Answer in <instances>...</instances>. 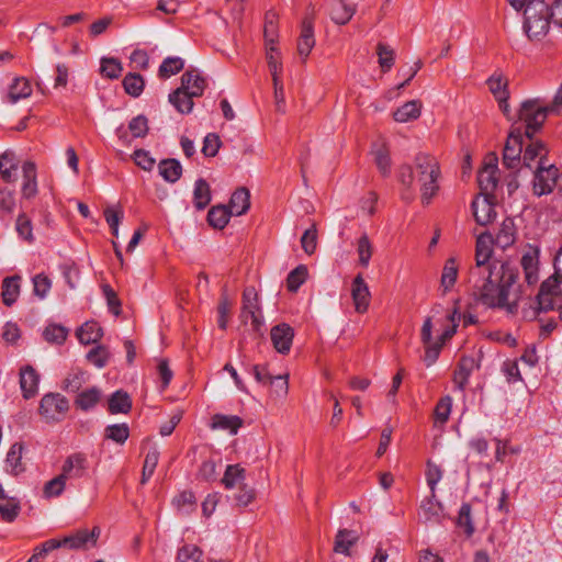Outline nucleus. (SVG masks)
<instances>
[{"label": "nucleus", "mask_w": 562, "mask_h": 562, "mask_svg": "<svg viewBox=\"0 0 562 562\" xmlns=\"http://www.w3.org/2000/svg\"><path fill=\"white\" fill-rule=\"evenodd\" d=\"M493 237L482 233L476 239L475 266L469 271V282L479 301L491 308H506L509 313L517 311V301H509L512 288L518 279V270L507 262H493Z\"/></svg>", "instance_id": "obj_1"}, {"label": "nucleus", "mask_w": 562, "mask_h": 562, "mask_svg": "<svg viewBox=\"0 0 562 562\" xmlns=\"http://www.w3.org/2000/svg\"><path fill=\"white\" fill-rule=\"evenodd\" d=\"M441 169L438 159L428 153H418L413 165L398 168V181L403 186L402 198L412 201L415 195V182L419 186L420 200L428 205L439 191Z\"/></svg>", "instance_id": "obj_2"}, {"label": "nucleus", "mask_w": 562, "mask_h": 562, "mask_svg": "<svg viewBox=\"0 0 562 562\" xmlns=\"http://www.w3.org/2000/svg\"><path fill=\"white\" fill-rule=\"evenodd\" d=\"M524 32L530 41L539 42L550 30L551 13L543 0H529L524 11Z\"/></svg>", "instance_id": "obj_3"}, {"label": "nucleus", "mask_w": 562, "mask_h": 562, "mask_svg": "<svg viewBox=\"0 0 562 562\" xmlns=\"http://www.w3.org/2000/svg\"><path fill=\"white\" fill-rule=\"evenodd\" d=\"M554 111L553 106L543 105L539 99L526 100L518 111V121L513 126H520L527 139L542 127L548 114Z\"/></svg>", "instance_id": "obj_4"}, {"label": "nucleus", "mask_w": 562, "mask_h": 562, "mask_svg": "<svg viewBox=\"0 0 562 562\" xmlns=\"http://www.w3.org/2000/svg\"><path fill=\"white\" fill-rule=\"evenodd\" d=\"M560 283L554 278H548L541 285L535 302L530 304L528 308L522 310V316L525 319L532 321L542 312H549L558 308L561 310L562 296H561Z\"/></svg>", "instance_id": "obj_5"}, {"label": "nucleus", "mask_w": 562, "mask_h": 562, "mask_svg": "<svg viewBox=\"0 0 562 562\" xmlns=\"http://www.w3.org/2000/svg\"><path fill=\"white\" fill-rule=\"evenodd\" d=\"M69 411V401L60 393H47L40 402L38 414L46 423L61 422Z\"/></svg>", "instance_id": "obj_6"}, {"label": "nucleus", "mask_w": 562, "mask_h": 562, "mask_svg": "<svg viewBox=\"0 0 562 562\" xmlns=\"http://www.w3.org/2000/svg\"><path fill=\"white\" fill-rule=\"evenodd\" d=\"M559 177V170L549 161H538L533 169L532 188L538 196L549 194L555 187Z\"/></svg>", "instance_id": "obj_7"}, {"label": "nucleus", "mask_w": 562, "mask_h": 562, "mask_svg": "<svg viewBox=\"0 0 562 562\" xmlns=\"http://www.w3.org/2000/svg\"><path fill=\"white\" fill-rule=\"evenodd\" d=\"M526 136L520 126H513L503 151V162L507 168H516L521 161Z\"/></svg>", "instance_id": "obj_8"}, {"label": "nucleus", "mask_w": 562, "mask_h": 562, "mask_svg": "<svg viewBox=\"0 0 562 562\" xmlns=\"http://www.w3.org/2000/svg\"><path fill=\"white\" fill-rule=\"evenodd\" d=\"M497 171V158L492 155L485 159L484 165L477 175L481 194L494 195V191L498 183Z\"/></svg>", "instance_id": "obj_9"}, {"label": "nucleus", "mask_w": 562, "mask_h": 562, "mask_svg": "<svg viewBox=\"0 0 562 562\" xmlns=\"http://www.w3.org/2000/svg\"><path fill=\"white\" fill-rule=\"evenodd\" d=\"M495 196L480 194L476 196L471 204L473 216L479 225H487L493 222L496 217L495 211Z\"/></svg>", "instance_id": "obj_10"}, {"label": "nucleus", "mask_w": 562, "mask_h": 562, "mask_svg": "<svg viewBox=\"0 0 562 562\" xmlns=\"http://www.w3.org/2000/svg\"><path fill=\"white\" fill-rule=\"evenodd\" d=\"M206 88L205 78L202 77L196 69H188L181 76V85L173 90L176 98L182 91L191 94V97H201Z\"/></svg>", "instance_id": "obj_11"}, {"label": "nucleus", "mask_w": 562, "mask_h": 562, "mask_svg": "<svg viewBox=\"0 0 562 562\" xmlns=\"http://www.w3.org/2000/svg\"><path fill=\"white\" fill-rule=\"evenodd\" d=\"M89 468L88 458L82 452L69 454L63 463L60 474L68 480L81 479Z\"/></svg>", "instance_id": "obj_12"}, {"label": "nucleus", "mask_w": 562, "mask_h": 562, "mask_svg": "<svg viewBox=\"0 0 562 562\" xmlns=\"http://www.w3.org/2000/svg\"><path fill=\"white\" fill-rule=\"evenodd\" d=\"M314 22L312 16H305L301 23V31L297 38V54L303 61L310 56L315 46Z\"/></svg>", "instance_id": "obj_13"}, {"label": "nucleus", "mask_w": 562, "mask_h": 562, "mask_svg": "<svg viewBox=\"0 0 562 562\" xmlns=\"http://www.w3.org/2000/svg\"><path fill=\"white\" fill-rule=\"evenodd\" d=\"M432 323L431 318L427 317L423 324L422 330H420V339L422 342L425 346V355H424V362L426 367L432 366L441 351V344H436L432 341Z\"/></svg>", "instance_id": "obj_14"}, {"label": "nucleus", "mask_w": 562, "mask_h": 562, "mask_svg": "<svg viewBox=\"0 0 562 562\" xmlns=\"http://www.w3.org/2000/svg\"><path fill=\"white\" fill-rule=\"evenodd\" d=\"M270 338L273 348L279 353L286 355L292 347L294 330L289 324L281 323L271 328Z\"/></svg>", "instance_id": "obj_15"}, {"label": "nucleus", "mask_w": 562, "mask_h": 562, "mask_svg": "<svg viewBox=\"0 0 562 562\" xmlns=\"http://www.w3.org/2000/svg\"><path fill=\"white\" fill-rule=\"evenodd\" d=\"M351 296L357 313L363 314L368 311L371 300L369 286L361 274L352 280Z\"/></svg>", "instance_id": "obj_16"}, {"label": "nucleus", "mask_w": 562, "mask_h": 562, "mask_svg": "<svg viewBox=\"0 0 562 562\" xmlns=\"http://www.w3.org/2000/svg\"><path fill=\"white\" fill-rule=\"evenodd\" d=\"M539 255L540 250L538 248L529 247L521 257L520 265L528 285H533L539 280Z\"/></svg>", "instance_id": "obj_17"}, {"label": "nucleus", "mask_w": 562, "mask_h": 562, "mask_svg": "<svg viewBox=\"0 0 562 562\" xmlns=\"http://www.w3.org/2000/svg\"><path fill=\"white\" fill-rule=\"evenodd\" d=\"M529 144H525V149L522 148V165L529 169L537 168L538 161H548L547 155L548 149L546 145L540 140L528 139Z\"/></svg>", "instance_id": "obj_18"}, {"label": "nucleus", "mask_w": 562, "mask_h": 562, "mask_svg": "<svg viewBox=\"0 0 562 562\" xmlns=\"http://www.w3.org/2000/svg\"><path fill=\"white\" fill-rule=\"evenodd\" d=\"M40 374L30 364L20 369V387L25 400L32 398L38 391Z\"/></svg>", "instance_id": "obj_19"}, {"label": "nucleus", "mask_w": 562, "mask_h": 562, "mask_svg": "<svg viewBox=\"0 0 562 562\" xmlns=\"http://www.w3.org/2000/svg\"><path fill=\"white\" fill-rule=\"evenodd\" d=\"M419 517L425 522L440 524L443 517V507L440 502L436 499V495H430L423 499L420 504Z\"/></svg>", "instance_id": "obj_20"}, {"label": "nucleus", "mask_w": 562, "mask_h": 562, "mask_svg": "<svg viewBox=\"0 0 562 562\" xmlns=\"http://www.w3.org/2000/svg\"><path fill=\"white\" fill-rule=\"evenodd\" d=\"M23 182L21 194L24 199H32L37 194L36 166L33 161H25L22 165Z\"/></svg>", "instance_id": "obj_21"}, {"label": "nucleus", "mask_w": 562, "mask_h": 562, "mask_svg": "<svg viewBox=\"0 0 562 562\" xmlns=\"http://www.w3.org/2000/svg\"><path fill=\"white\" fill-rule=\"evenodd\" d=\"M260 306L258 304V295L254 288H246L243 293V306L240 312V319L244 324H247L248 321L258 315L260 312Z\"/></svg>", "instance_id": "obj_22"}, {"label": "nucleus", "mask_w": 562, "mask_h": 562, "mask_svg": "<svg viewBox=\"0 0 562 562\" xmlns=\"http://www.w3.org/2000/svg\"><path fill=\"white\" fill-rule=\"evenodd\" d=\"M355 12V7L346 3L345 0H329V15L336 24L344 25L348 23Z\"/></svg>", "instance_id": "obj_23"}, {"label": "nucleus", "mask_w": 562, "mask_h": 562, "mask_svg": "<svg viewBox=\"0 0 562 562\" xmlns=\"http://www.w3.org/2000/svg\"><path fill=\"white\" fill-rule=\"evenodd\" d=\"M2 302L7 306H12L20 296L21 292V277L15 274L7 277L1 285Z\"/></svg>", "instance_id": "obj_24"}, {"label": "nucleus", "mask_w": 562, "mask_h": 562, "mask_svg": "<svg viewBox=\"0 0 562 562\" xmlns=\"http://www.w3.org/2000/svg\"><path fill=\"white\" fill-rule=\"evenodd\" d=\"M132 409V398L123 390H117L108 400V411L112 415L127 414Z\"/></svg>", "instance_id": "obj_25"}, {"label": "nucleus", "mask_w": 562, "mask_h": 562, "mask_svg": "<svg viewBox=\"0 0 562 562\" xmlns=\"http://www.w3.org/2000/svg\"><path fill=\"white\" fill-rule=\"evenodd\" d=\"M250 207V193L248 189L241 187L238 188L229 200V205L227 206L228 211L232 215L240 216L245 214Z\"/></svg>", "instance_id": "obj_26"}, {"label": "nucleus", "mask_w": 562, "mask_h": 562, "mask_svg": "<svg viewBox=\"0 0 562 562\" xmlns=\"http://www.w3.org/2000/svg\"><path fill=\"white\" fill-rule=\"evenodd\" d=\"M359 540V536L356 531L350 529H339L334 542V552L350 555V548L355 546Z\"/></svg>", "instance_id": "obj_27"}, {"label": "nucleus", "mask_w": 562, "mask_h": 562, "mask_svg": "<svg viewBox=\"0 0 562 562\" xmlns=\"http://www.w3.org/2000/svg\"><path fill=\"white\" fill-rule=\"evenodd\" d=\"M76 336L83 345L95 344L102 338L103 330L99 323L89 321L77 329Z\"/></svg>", "instance_id": "obj_28"}, {"label": "nucleus", "mask_w": 562, "mask_h": 562, "mask_svg": "<svg viewBox=\"0 0 562 562\" xmlns=\"http://www.w3.org/2000/svg\"><path fill=\"white\" fill-rule=\"evenodd\" d=\"M243 425L244 420L237 415L215 414L212 417L211 427L213 429L226 430L231 435H236Z\"/></svg>", "instance_id": "obj_29"}, {"label": "nucleus", "mask_w": 562, "mask_h": 562, "mask_svg": "<svg viewBox=\"0 0 562 562\" xmlns=\"http://www.w3.org/2000/svg\"><path fill=\"white\" fill-rule=\"evenodd\" d=\"M101 400V391L97 386H92L85 391L78 392L75 406L83 412H88L97 406Z\"/></svg>", "instance_id": "obj_30"}, {"label": "nucleus", "mask_w": 562, "mask_h": 562, "mask_svg": "<svg viewBox=\"0 0 562 562\" xmlns=\"http://www.w3.org/2000/svg\"><path fill=\"white\" fill-rule=\"evenodd\" d=\"M516 240V229L512 218H506L502 223L495 239L493 241L502 249L512 246Z\"/></svg>", "instance_id": "obj_31"}, {"label": "nucleus", "mask_w": 562, "mask_h": 562, "mask_svg": "<svg viewBox=\"0 0 562 562\" xmlns=\"http://www.w3.org/2000/svg\"><path fill=\"white\" fill-rule=\"evenodd\" d=\"M32 94L30 81L24 77H18L13 80L8 92V101L12 104L21 99L29 98Z\"/></svg>", "instance_id": "obj_32"}, {"label": "nucleus", "mask_w": 562, "mask_h": 562, "mask_svg": "<svg viewBox=\"0 0 562 562\" xmlns=\"http://www.w3.org/2000/svg\"><path fill=\"white\" fill-rule=\"evenodd\" d=\"M246 479V471L239 464H229L226 467L222 484L227 490L239 487L244 484Z\"/></svg>", "instance_id": "obj_33"}, {"label": "nucleus", "mask_w": 562, "mask_h": 562, "mask_svg": "<svg viewBox=\"0 0 562 562\" xmlns=\"http://www.w3.org/2000/svg\"><path fill=\"white\" fill-rule=\"evenodd\" d=\"M422 102L418 100H412L400 106L393 114L396 122L406 123L416 120L420 116Z\"/></svg>", "instance_id": "obj_34"}, {"label": "nucleus", "mask_w": 562, "mask_h": 562, "mask_svg": "<svg viewBox=\"0 0 562 562\" xmlns=\"http://www.w3.org/2000/svg\"><path fill=\"white\" fill-rule=\"evenodd\" d=\"M158 169L159 175L164 178V180L170 183L177 182L182 175L181 164L173 158L161 160L158 165Z\"/></svg>", "instance_id": "obj_35"}, {"label": "nucleus", "mask_w": 562, "mask_h": 562, "mask_svg": "<svg viewBox=\"0 0 562 562\" xmlns=\"http://www.w3.org/2000/svg\"><path fill=\"white\" fill-rule=\"evenodd\" d=\"M211 202L210 184L203 178H199L194 183L193 204L196 210H204Z\"/></svg>", "instance_id": "obj_36"}, {"label": "nucleus", "mask_w": 562, "mask_h": 562, "mask_svg": "<svg viewBox=\"0 0 562 562\" xmlns=\"http://www.w3.org/2000/svg\"><path fill=\"white\" fill-rule=\"evenodd\" d=\"M22 451L23 445L21 442H14L7 453L5 468L7 471L10 472L11 474L18 475L24 470L21 461Z\"/></svg>", "instance_id": "obj_37"}, {"label": "nucleus", "mask_w": 562, "mask_h": 562, "mask_svg": "<svg viewBox=\"0 0 562 562\" xmlns=\"http://www.w3.org/2000/svg\"><path fill=\"white\" fill-rule=\"evenodd\" d=\"M100 530L94 527L92 530L80 529L69 535L71 541V550L86 548L88 544H94Z\"/></svg>", "instance_id": "obj_38"}, {"label": "nucleus", "mask_w": 562, "mask_h": 562, "mask_svg": "<svg viewBox=\"0 0 562 562\" xmlns=\"http://www.w3.org/2000/svg\"><path fill=\"white\" fill-rule=\"evenodd\" d=\"M100 530L94 527L92 530L80 529L69 535L71 541V550L86 548L88 544H94Z\"/></svg>", "instance_id": "obj_39"}, {"label": "nucleus", "mask_w": 562, "mask_h": 562, "mask_svg": "<svg viewBox=\"0 0 562 562\" xmlns=\"http://www.w3.org/2000/svg\"><path fill=\"white\" fill-rule=\"evenodd\" d=\"M458 278V263L456 258H448L445 262L441 278H440V286L443 289V293L450 291L457 282Z\"/></svg>", "instance_id": "obj_40"}, {"label": "nucleus", "mask_w": 562, "mask_h": 562, "mask_svg": "<svg viewBox=\"0 0 562 562\" xmlns=\"http://www.w3.org/2000/svg\"><path fill=\"white\" fill-rule=\"evenodd\" d=\"M184 68V60L178 56L166 57L158 68V77L168 79L179 74Z\"/></svg>", "instance_id": "obj_41"}, {"label": "nucleus", "mask_w": 562, "mask_h": 562, "mask_svg": "<svg viewBox=\"0 0 562 562\" xmlns=\"http://www.w3.org/2000/svg\"><path fill=\"white\" fill-rule=\"evenodd\" d=\"M231 216L227 206L215 205L207 213V222L212 227L223 229L228 224Z\"/></svg>", "instance_id": "obj_42"}, {"label": "nucleus", "mask_w": 562, "mask_h": 562, "mask_svg": "<svg viewBox=\"0 0 562 562\" xmlns=\"http://www.w3.org/2000/svg\"><path fill=\"white\" fill-rule=\"evenodd\" d=\"M374 162L383 177H387L391 173V157L390 151L385 144H379L373 149Z\"/></svg>", "instance_id": "obj_43"}, {"label": "nucleus", "mask_w": 562, "mask_h": 562, "mask_svg": "<svg viewBox=\"0 0 562 562\" xmlns=\"http://www.w3.org/2000/svg\"><path fill=\"white\" fill-rule=\"evenodd\" d=\"M123 88L125 92L133 97L137 98L142 94L145 87V81L142 75L137 72H128L123 81H122Z\"/></svg>", "instance_id": "obj_44"}, {"label": "nucleus", "mask_w": 562, "mask_h": 562, "mask_svg": "<svg viewBox=\"0 0 562 562\" xmlns=\"http://www.w3.org/2000/svg\"><path fill=\"white\" fill-rule=\"evenodd\" d=\"M456 524L457 527L463 530L467 537H471L474 533L475 528L472 519V507L469 503L461 505Z\"/></svg>", "instance_id": "obj_45"}, {"label": "nucleus", "mask_w": 562, "mask_h": 562, "mask_svg": "<svg viewBox=\"0 0 562 562\" xmlns=\"http://www.w3.org/2000/svg\"><path fill=\"white\" fill-rule=\"evenodd\" d=\"M87 372L80 369H75L68 373L63 382V390L66 392L77 393L86 383Z\"/></svg>", "instance_id": "obj_46"}, {"label": "nucleus", "mask_w": 562, "mask_h": 562, "mask_svg": "<svg viewBox=\"0 0 562 562\" xmlns=\"http://www.w3.org/2000/svg\"><path fill=\"white\" fill-rule=\"evenodd\" d=\"M105 439L123 445L130 437V428L125 423L112 424L104 429Z\"/></svg>", "instance_id": "obj_47"}, {"label": "nucleus", "mask_w": 562, "mask_h": 562, "mask_svg": "<svg viewBox=\"0 0 562 562\" xmlns=\"http://www.w3.org/2000/svg\"><path fill=\"white\" fill-rule=\"evenodd\" d=\"M376 55L379 57L378 63L383 72H387L392 69L395 63V52L392 47L384 43H378Z\"/></svg>", "instance_id": "obj_48"}, {"label": "nucleus", "mask_w": 562, "mask_h": 562, "mask_svg": "<svg viewBox=\"0 0 562 562\" xmlns=\"http://www.w3.org/2000/svg\"><path fill=\"white\" fill-rule=\"evenodd\" d=\"M452 408V397L450 395L442 396L436 404L434 409L435 424L445 425L450 417Z\"/></svg>", "instance_id": "obj_49"}, {"label": "nucleus", "mask_w": 562, "mask_h": 562, "mask_svg": "<svg viewBox=\"0 0 562 562\" xmlns=\"http://www.w3.org/2000/svg\"><path fill=\"white\" fill-rule=\"evenodd\" d=\"M18 165L12 154H3L0 158V175L3 181L11 183L15 181Z\"/></svg>", "instance_id": "obj_50"}, {"label": "nucleus", "mask_w": 562, "mask_h": 562, "mask_svg": "<svg viewBox=\"0 0 562 562\" xmlns=\"http://www.w3.org/2000/svg\"><path fill=\"white\" fill-rule=\"evenodd\" d=\"M190 93L182 91L176 98L173 91L169 94L168 101L175 106V109L181 114H189L193 110L194 102Z\"/></svg>", "instance_id": "obj_51"}, {"label": "nucleus", "mask_w": 562, "mask_h": 562, "mask_svg": "<svg viewBox=\"0 0 562 562\" xmlns=\"http://www.w3.org/2000/svg\"><path fill=\"white\" fill-rule=\"evenodd\" d=\"M203 553L195 544H184L179 548L176 562H203Z\"/></svg>", "instance_id": "obj_52"}, {"label": "nucleus", "mask_w": 562, "mask_h": 562, "mask_svg": "<svg viewBox=\"0 0 562 562\" xmlns=\"http://www.w3.org/2000/svg\"><path fill=\"white\" fill-rule=\"evenodd\" d=\"M68 333L69 331L66 327L57 324H50L44 329L43 337L50 344L61 345L67 339Z\"/></svg>", "instance_id": "obj_53"}, {"label": "nucleus", "mask_w": 562, "mask_h": 562, "mask_svg": "<svg viewBox=\"0 0 562 562\" xmlns=\"http://www.w3.org/2000/svg\"><path fill=\"white\" fill-rule=\"evenodd\" d=\"M110 357L109 349L103 345H98L87 353V360L99 369L108 364Z\"/></svg>", "instance_id": "obj_54"}, {"label": "nucleus", "mask_w": 562, "mask_h": 562, "mask_svg": "<svg viewBox=\"0 0 562 562\" xmlns=\"http://www.w3.org/2000/svg\"><path fill=\"white\" fill-rule=\"evenodd\" d=\"M100 71L105 78L117 79L123 71V67L116 58L103 57L101 59Z\"/></svg>", "instance_id": "obj_55"}, {"label": "nucleus", "mask_w": 562, "mask_h": 562, "mask_svg": "<svg viewBox=\"0 0 562 562\" xmlns=\"http://www.w3.org/2000/svg\"><path fill=\"white\" fill-rule=\"evenodd\" d=\"M20 504L14 498L4 497L0 499V515L7 522H12L19 515Z\"/></svg>", "instance_id": "obj_56"}, {"label": "nucleus", "mask_w": 562, "mask_h": 562, "mask_svg": "<svg viewBox=\"0 0 562 562\" xmlns=\"http://www.w3.org/2000/svg\"><path fill=\"white\" fill-rule=\"evenodd\" d=\"M307 277V268L304 265L297 266L293 269L286 278V286L291 292H296L299 288L305 282Z\"/></svg>", "instance_id": "obj_57"}, {"label": "nucleus", "mask_w": 562, "mask_h": 562, "mask_svg": "<svg viewBox=\"0 0 562 562\" xmlns=\"http://www.w3.org/2000/svg\"><path fill=\"white\" fill-rule=\"evenodd\" d=\"M159 461V451L156 448L150 449L144 461L143 471H142V484H145L154 474L155 469Z\"/></svg>", "instance_id": "obj_58"}, {"label": "nucleus", "mask_w": 562, "mask_h": 562, "mask_svg": "<svg viewBox=\"0 0 562 562\" xmlns=\"http://www.w3.org/2000/svg\"><path fill=\"white\" fill-rule=\"evenodd\" d=\"M67 480L58 474L54 479L45 483L43 494L46 498L58 497L63 494L66 487Z\"/></svg>", "instance_id": "obj_59"}, {"label": "nucleus", "mask_w": 562, "mask_h": 562, "mask_svg": "<svg viewBox=\"0 0 562 562\" xmlns=\"http://www.w3.org/2000/svg\"><path fill=\"white\" fill-rule=\"evenodd\" d=\"M470 375H471V366H468L467 360H462L459 363L458 369L453 373L452 381L454 384V389L463 392L469 382Z\"/></svg>", "instance_id": "obj_60"}, {"label": "nucleus", "mask_w": 562, "mask_h": 562, "mask_svg": "<svg viewBox=\"0 0 562 562\" xmlns=\"http://www.w3.org/2000/svg\"><path fill=\"white\" fill-rule=\"evenodd\" d=\"M32 283H33V293L40 300H44L52 289L50 279L44 273H38V274L34 276L32 278Z\"/></svg>", "instance_id": "obj_61"}, {"label": "nucleus", "mask_w": 562, "mask_h": 562, "mask_svg": "<svg viewBox=\"0 0 562 562\" xmlns=\"http://www.w3.org/2000/svg\"><path fill=\"white\" fill-rule=\"evenodd\" d=\"M372 244L367 234H363L357 243V252L359 256V263L363 268L369 266L370 259L372 257Z\"/></svg>", "instance_id": "obj_62"}, {"label": "nucleus", "mask_w": 562, "mask_h": 562, "mask_svg": "<svg viewBox=\"0 0 562 562\" xmlns=\"http://www.w3.org/2000/svg\"><path fill=\"white\" fill-rule=\"evenodd\" d=\"M447 319L451 323L450 327H447L442 334L438 337V339L435 341L436 344H441V347L445 345L447 340L452 338V336L456 334L461 315L458 312V310L454 307L451 312L447 314Z\"/></svg>", "instance_id": "obj_63"}, {"label": "nucleus", "mask_w": 562, "mask_h": 562, "mask_svg": "<svg viewBox=\"0 0 562 562\" xmlns=\"http://www.w3.org/2000/svg\"><path fill=\"white\" fill-rule=\"evenodd\" d=\"M222 145L220 136L215 133H209L203 139L202 154L205 157H215Z\"/></svg>", "instance_id": "obj_64"}]
</instances>
